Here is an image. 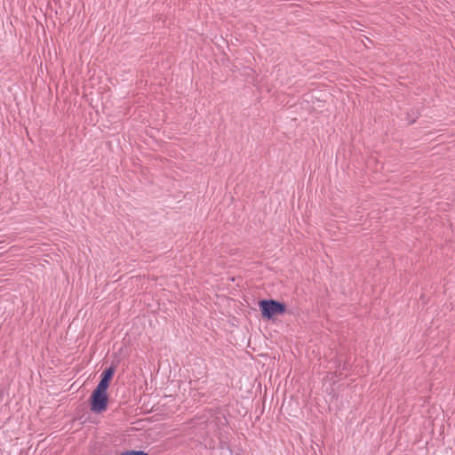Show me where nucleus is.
<instances>
[{"label":"nucleus","mask_w":455,"mask_h":455,"mask_svg":"<svg viewBox=\"0 0 455 455\" xmlns=\"http://www.w3.org/2000/svg\"><path fill=\"white\" fill-rule=\"evenodd\" d=\"M120 455H148V453H147L144 451L131 450V451H123V452H121Z\"/></svg>","instance_id":"5"},{"label":"nucleus","mask_w":455,"mask_h":455,"mask_svg":"<svg viewBox=\"0 0 455 455\" xmlns=\"http://www.w3.org/2000/svg\"><path fill=\"white\" fill-rule=\"evenodd\" d=\"M108 403V388L97 386L90 396L91 411L95 413H101L106 411Z\"/></svg>","instance_id":"2"},{"label":"nucleus","mask_w":455,"mask_h":455,"mask_svg":"<svg viewBox=\"0 0 455 455\" xmlns=\"http://www.w3.org/2000/svg\"><path fill=\"white\" fill-rule=\"evenodd\" d=\"M414 122H415V120L413 119V120L410 121L409 123L413 124Z\"/></svg>","instance_id":"6"},{"label":"nucleus","mask_w":455,"mask_h":455,"mask_svg":"<svg viewBox=\"0 0 455 455\" xmlns=\"http://www.w3.org/2000/svg\"><path fill=\"white\" fill-rule=\"evenodd\" d=\"M206 423L210 431L217 432L228 425V419L222 411L219 410L210 411Z\"/></svg>","instance_id":"3"},{"label":"nucleus","mask_w":455,"mask_h":455,"mask_svg":"<svg viewBox=\"0 0 455 455\" xmlns=\"http://www.w3.org/2000/svg\"><path fill=\"white\" fill-rule=\"evenodd\" d=\"M116 372V366L110 365L106 368L100 375V379L97 386L108 388L111 379Z\"/></svg>","instance_id":"4"},{"label":"nucleus","mask_w":455,"mask_h":455,"mask_svg":"<svg viewBox=\"0 0 455 455\" xmlns=\"http://www.w3.org/2000/svg\"><path fill=\"white\" fill-rule=\"evenodd\" d=\"M259 307L263 318L271 320L275 315H283L286 312V305L279 300L268 299L259 301Z\"/></svg>","instance_id":"1"}]
</instances>
